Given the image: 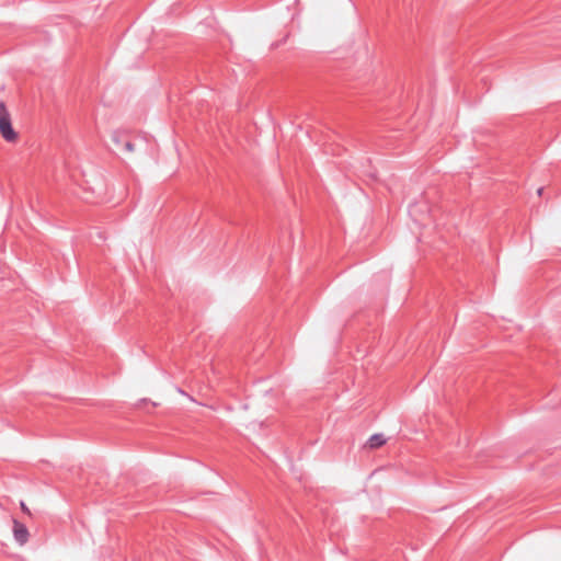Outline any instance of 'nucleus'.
Instances as JSON below:
<instances>
[{
    "label": "nucleus",
    "instance_id": "3",
    "mask_svg": "<svg viewBox=\"0 0 561 561\" xmlns=\"http://www.w3.org/2000/svg\"><path fill=\"white\" fill-rule=\"evenodd\" d=\"M387 439L382 434H374L369 437V439L366 443V446L370 449H376L386 444Z\"/></svg>",
    "mask_w": 561,
    "mask_h": 561
},
{
    "label": "nucleus",
    "instance_id": "2",
    "mask_svg": "<svg viewBox=\"0 0 561 561\" xmlns=\"http://www.w3.org/2000/svg\"><path fill=\"white\" fill-rule=\"evenodd\" d=\"M13 536L15 541L23 546L27 542L30 533L25 525H23L21 522L13 519Z\"/></svg>",
    "mask_w": 561,
    "mask_h": 561
},
{
    "label": "nucleus",
    "instance_id": "1",
    "mask_svg": "<svg viewBox=\"0 0 561 561\" xmlns=\"http://www.w3.org/2000/svg\"><path fill=\"white\" fill-rule=\"evenodd\" d=\"M0 134L9 142L18 139V134L12 128L11 117L3 103H0Z\"/></svg>",
    "mask_w": 561,
    "mask_h": 561
},
{
    "label": "nucleus",
    "instance_id": "4",
    "mask_svg": "<svg viewBox=\"0 0 561 561\" xmlns=\"http://www.w3.org/2000/svg\"><path fill=\"white\" fill-rule=\"evenodd\" d=\"M20 507H21L22 512L25 513L27 516L32 515L30 508L26 506V504L24 502L20 503Z\"/></svg>",
    "mask_w": 561,
    "mask_h": 561
}]
</instances>
